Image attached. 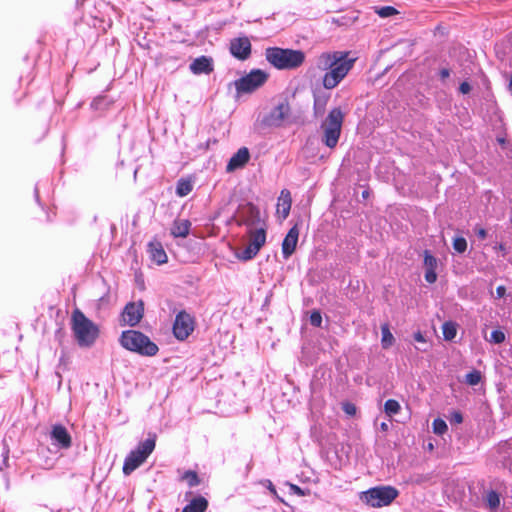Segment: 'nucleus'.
Returning <instances> with one entry per match:
<instances>
[{
  "instance_id": "1",
  "label": "nucleus",
  "mask_w": 512,
  "mask_h": 512,
  "mask_svg": "<svg viewBox=\"0 0 512 512\" xmlns=\"http://www.w3.org/2000/svg\"><path fill=\"white\" fill-rule=\"evenodd\" d=\"M348 51H325L315 58V69L324 72L321 83L326 90L336 88L354 67Z\"/></svg>"
},
{
  "instance_id": "2",
  "label": "nucleus",
  "mask_w": 512,
  "mask_h": 512,
  "mask_svg": "<svg viewBox=\"0 0 512 512\" xmlns=\"http://www.w3.org/2000/svg\"><path fill=\"white\" fill-rule=\"evenodd\" d=\"M265 59L278 70H295L303 65L306 55L302 50L268 47L265 49Z\"/></svg>"
},
{
  "instance_id": "3",
  "label": "nucleus",
  "mask_w": 512,
  "mask_h": 512,
  "mask_svg": "<svg viewBox=\"0 0 512 512\" xmlns=\"http://www.w3.org/2000/svg\"><path fill=\"white\" fill-rule=\"evenodd\" d=\"M71 330L80 347H91L99 336L98 326L79 309L72 312Z\"/></svg>"
},
{
  "instance_id": "4",
  "label": "nucleus",
  "mask_w": 512,
  "mask_h": 512,
  "mask_svg": "<svg viewBox=\"0 0 512 512\" xmlns=\"http://www.w3.org/2000/svg\"><path fill=\"white\" fill-rule=\"evenodd\" d=\"M119 342L126 350L143 356H155L159 350L158 346L148 336L136 330L123 331Z\"/></svg>"
},
{
  "instance_id": "5",
  "label": "nucleus",
  "mask_w": 512,
  "mask_h": 512,
  "mask_svg": "<svg viewBox=\"0 0 512 512\" xmlns=\"http://www.w3.org/2000/svg\"><path fill=\"white\" fill-rule=\"evenodd\" d=\"M344 120V114L339 107L333 108L329 111L325 120L321 123L320 129L322 131V142L328 148H335L338 144L342 124Z\"/></svg>"
},
{
  "instance_id": "6",
  "label": "nucleus",
  "mask_w": 512,
  "mask_h": 512,
  "mask_svg": "<svg viewBox=\"0 0 512 512\" xmlns=\"http://www.w3.org/2000/svg\"><path fill=\"white\" fill-rule=\"evenodd\" d=\"M399 495L398 490L392 486H376L360 493V500L374 508L391 504Z\"/></svg>"
},
{
  "instance_id": "7",
  "label": "nucleus",
  "mask_w": 512,
  "mask_h": 512,
  "mask_svg": "<svg viewBox=\"0 0 512 512\" xmlns=\"http://www.w3.org/2000/svg\"><path fill=\"white\" fill-rule=\"evenodd\" d=\"M154 449L155 439L153 438H148L139 443V445L126 456L123 464V473L130 475L146 461Z\"/></svg>"
},
{
  "instance_id": "8",
  "label": "nucleus",
  "mask_w": 512,
  "mask_h": 512,
  "mask_svg": "<svg viewBox=\"0 0 512 512\" xmlns=\"http://www.w3.org/2000/svg\"><path fill=\"white\" fill-rule=\"evenodd\" d=\"M268 76V73L261 69H253L235 82L236 90L241 93H251L264 85Z\"/></svg>"
},
{
  "instance_id": "9",
  "label": "nucleus",
  "mask_w": 512,
  "mask_h": 512,
  "mask_svg": "<svg viewBox=\"0 0 512 512\" xmlns=\"http://www.w3.org/2000/svg\"><path fill=\"white\" fill-rule=\"evenodd\" d=\"M195 329L194 317L186 311H180L173 323V334L177 340H186Z\"/></svg>"
},
{
  "instance_id": "10",
  "label": "nucleus",
  "mask_w": 512,
  "mask_h": 512,
  "mask_svg": "<svg viewBox=\"0 0 512 512\" xmlns=\"http://www.w3.org/2000/svg\"><path fill=\"white\" fill-rule=\"evenodd\" d=\"M229 52L237 60H247L252 53L250 39L247 36H240L231 39L229 43Z\"/></svg>"
},
{
  "instance_id": "11",
  "label": "nucleus",
  "mask_w": 512,
  "mask_h": 512,
  "mask_svg": "<svg viewBox=\"0 0 512 512\" xmlns=\"http://www.w3.org/2000/svg\"><path fill=\"white\" fill-rule=\"evenodd\" d=\"M143 313L144 307L141 301H139L138 303L130 302L125 306L122 312L123 322L130 326H135L142 319Z\"/></svg>"
},
{
  "instance_id": "12",
  "label": "nucleus",
  "mask_w": 512,
  "mask_h": 512,
  "mask_svg": "<svg viewBox=\"0 0 512 512\" xmlns=\"http://www.w3.org/2000/svg\"><path fill=\"white\" fill-rule=\"evenodd\" d=\"M50 435L54 445L63 449H67L71 446V436L63 425H54Z\"/></svg>"
},
{
  "instance_id": "13",
  "label": "nucleus",
  "mask_w": 512,
  "mask_h": 512,
  "mask_svg": "<svg viewBox=\"0 0 512 512\" xmlns=\"http://www.w3.org/2000/svg\"><path fill=\"white\" fill-rule=\"evenodd\" d=\"M299 238V229L294 225L285 236L282 242V255L284 259H288L295 251Z\"/></svg>"
},
{
  "instance_id": "14",
  "label": "nucleus",
  "mask_w": 512,
  "mask_h": 512,
  "mask_svg": "<svg viewBox=\"0 0 512 512\" xmlns=\"http://www.w3.org/2000/svg\"><path fill=\"white\" fill-rule=\"evenodd\" d=\"M249 159H250V152H249L248 148L241 147L229 159L227 166H226V171L230 173L237 169L243 168L248 163Z\"/></svg>"
},
{
  "instance_id": "15",
  "label": "nucleus",
  "mask_w": 512,
  "mask_h": 512,
  "mask_svg": "<svg viewBox=\"0 0 512 512\" xmlns=\"http://www.w3.org/2000/svg\"><path fill=\"white\" fill-rule=\"evenodd\" d=\"M423 265L425 268L424 278L429 284H433L437 280L436 269L438 266V260L434 257L430 251H424V261Z\"/></svg>"
},
{
  "instance_id": "16",
  "label": "nucleus",
  "mask_w": 512,
  "mask_h": 512,
  "mask_svg": "<svg viewBox=\"0 0 512 512\" xmlns=\"http://www.w3.org/2000/svg\"><path fill=\"white\" fill-rule=\"evenodd\" d=\"M189 68L195 75L210 74L213 71V59L204 55L197 57L191 62Z\"/></svg>"
},
{
  "instance_id": "17",
  "label": "nucleus",
  "mask_w": 512,
  "mask_h": 512,
  "mask_svg": "<svg viewBox=\"0 0 512 512\" xmlns=\"http://www.w3.org/2000/svg\"><path fill=\"white\" fill-rule=\"evenodd\" d=\"M288 113L289 106L287 104L281 103L271 110L266 119V122L270 126H280L288 116Z\"/></svg>"
},
{
  "instance_id": "18",
  "label": "nucleus",
  "mask_w": 512,
  "mask_h": 512,
  "mask_svg": "<svg viewBox=\"0 0 512 512\" xmlns=\"http://www.w3.org/2000/svg\"><path fill=\"white\" fill-rule=\"evenodd\" d=\"M292 205L291 193L287 189L280 192L277 202V214L284 220L288 217Z\"/></svg>"
},
{
  "instance_id": "19",
  "label": "nucleus",
  "mask_w": 512,
  "mask_h": 512,
  "mask_svg": "<svg viewBox=\"0 0 512 512\" xmlns=\"http://www.w3.org/2000/svg\"><path fill=\"white\" fill-rule=\"evenodd\" d=\"M191 222L187 219L174 220L171 227V235L175 238H185L189 235Z\"/></svg>"
},
{
  "instance_id": "20",
  "label": "nucleus",
  "mask_w": 512,
  "mask_h": 512,
  "mask_svg": "<svg viewBox=\"0 0 512 512\" xmlns=\"http://www.w3.org/2000/svg\"><path fill=\"white\" fill-rule=\"evenodd\" d=\"M149 253L153 261L157 264L161 265L167 262V254L163 249L161 243L159 242H150L149 245Z\"/></svg>"
},
{
  "instance_id": "21",
  "label": "nucleus",
  "mask_w": 512,
  "mask_h": 512,
  "mask_svg": "<svg viewBox=\"0 0 512 512\" xmlns=\"http://www.w3.org/2000/svg\"><path fill=\"white\" fill-rule=\"evenodd\" d=\"M330 96L325 93H314L313 95V111L314 115L321 116L325 112L326 105Z\"/></svg>"
},
{
  "instance_id": "22",
  "label": "nucleus",
  "mask_w": 512,
  "mask_h": 512,
  "mask_svg": "<svg viewBox=\"0 0 512 512\" xmlns=\"http://www.w3.org/2000/svg\"><path fill=\"white\" fill-rule=\"evenodd\" d=\"M208 501L203 496L193 498L182 510V512H205Z\"/></svg>"
},
{
  "instance_id": "23",
  "label": "nucleus",
  "mask_w": 512,
  "mask_h": 512,
  "mask_svg": "<svg viewBox=\"0 0 512 512\" xmlns=\"http://www.w3.org/2000/svg\"><path fill=\"white\" fill-rule=\"evenodd\" d=\"M266 242V232L263 228L257 229L250 234V245L256 250L260 251L261 247Z\"/></svg>"
},
{
  "instance_id": "24",
  "label": "nucleus",
  "mask_w": 512,
  "mask_h": 512,
  "mask_svg": "<svg viewBox=\"0 0 512 512\" xmlns=\"http://www.w3.org/2000/svg\"><path fill=\"white\" fill-rule=\"evenodd\" d=\"M193 190V182L190 179L181 178L176 184V194L179 197L187 196Z\"/></svg>"
},
{
  "instance_id": "25",
  "label": "nucleus",
  "mask_w": 512,
  "mask_h": 512,
  "mask_svg": "<svg viewBox=\"0 0 512 512\" xmlns=\"http://www.w3.org/2000/svg\"><path fill=\"white\" fill-rule=\"evenodd\" d=\"M486 503L490 512H498L500 506V496L496 491H489L486 495Z\"/></svg>"
},
{
  "instance_id": "26",
  "label": "nucleus",
  "mask_w": 512,
  "mask_h": 512,
  "mask_svg": "<svg viewBox=\"0 0 512 512\" xmlns=\"http://www.w3.org/2000/svg\"><path fill=\"white\" fill-rule=\"evenodd\" d=\"M381 334H382V338H381L382 347L384 349H387L390 346H392L395 339H394V336H393V334L391 333V331L389 329L388 324H383L381 326Z\"/></svg>"
},
{
  "instance_id": "27",
  "label": "nucleus",
  "mask_w": 512,
  "mask_h": 512,
  "mask_svg": "<svg viewBox=\"0 0 512 512\" xmlns=\"http://www.w3.org/2000/svg\"><path fill=\"white\" fill-rule=\"evenodd\" d=\"M443 337L447 341H451L456 337L457 325L452 321H447L442 325Z\"/></svg>"
},
{
  "instance_id": "28",
  "label": "nucleus",
  "mask_w": 512,
  "mask_h": 512,
  "mask_svg": "<svg viewBox=\"0 0 512 512\" xmlns=\"http://www.w3.org/2000/svg\"><path fill=\"white\" fill-rule=\"evenodd\" d=\"M400 409L399 402L394 399H389L384 404L385 413L389 416L398 414Z\"/></svg>"
},
{
  "instance_id": "29",
  "label": "nucleus",
  "mask_w": 512,
  "mask_h": 512,
  "mask_svg": "<svg viewBox=\"0 0 512 512\" xmlns=\"http://www.w3.org/2000/svg\"><path fill=\"white\" fill-rule=\"evenodd\" d=\"M181 479L186 481L189 487H195L200 483L197 473L192 470L185 471Z\"/></svg>"
},
{
  "instance_id": "30",
  "label": "nucleus",
  "mask_w": 512,
  "mask_h": 512,
  "mask_svg": "<svg viewBox=\"0 0 512 512\" xmlns=\"http://www.w3.org/2000/svg\"><path fill=\"white\" fill-rule=\"evenodd\" d=\"M258 252V250L249 244L243 251L237 254V258L242 261H248L253 259L258 254Z\"/></svg>"
},
{
  "instance_id": "31",
  "label": "nucleus",
  "mask_w": 512,
  "mask_h": 512,
  "mask_svg": "<svg viewBox=\"0 0 512 512\" xmlns=\"http://www.w3.org/2000/svg\"><path fill=\"white\" fill-rule=\"evenodd\" d=\"M481 378H482V376H481L480 371L473 370V371L469 372L468 374H466L465 381L467 384H469L471 386H476L480 383Z\"/></svg>"
},
{
  "instance_id": "32",
  "label": "nucleus",
  "mask_w": 512,
  "mask_h": 512,
  "mask_svg": "<svg viewBox=\"0 0 512 512\" xmlns=\"http://www.w3.org/2000/svg\"><path fill=\"white\" fill-rule=\"evenodd\" d=\"M432 427L433 432L437 435H443L448 429L446 422L441 418H436L432 423Z\"/></svg>"
},
{
  "instance_id": "33",
  "label": "nucleus",
  "mask_w": 512,
  "mask_h": 512,
  "mask_svg": "<svg viewBox=\"0 0 512 512\" xmlns=\"http://www.w3.org/2000/svg\"><path fill=\"white\" fill-rule=\"evenodd\" d=\"M376 13L382 18H387L397 14L398 11L393 6H383L377 8Z\"/></svg>"
},
{
  "instance_id": "34",
  "label": "nucleus",
  "mask_w": 512,
  "mask_h": 512,
  "mask_svg": "<svg viewBox=\"0 0 512 512\" xmlns=\"http://www.w3.org/2000/svg\"><path fill=\"white\" fill-rule=\"evenodd\" d=\"M453 248L458 253H464L467 249V241L464 237H456L453 240Z\"/></svg>"
},
{
  "instance_id": "35",
  "label": "nucleus",
  "mask_w": 512,
  "mask_h": 512,
  "mask_svg": "<svg viewBox=\"0 0 512 512\" xmlns=\"http://www.w3.org/2000/svg\"><path fill=\"white\" fill-rule=\"evenodd\" d=\"M489 341L495 344H501L505 341V334L501 330H493L490 334Z\"/></svg>"
},
{
  "instance_id": "36",
  "label": "nucleus",
  "mask_w": 512,
  "mask_h": 512,
  "mask_svg": "<svg viewBox=\"0 0 512 512\" xmlns=\"http://www.w3.org/2000/svg\"><path fill=\"white\" fill-rule=\"evenodd\" d=\"M310 323L315 327H320L322 324V316L318 311H314L310 315Z\"/></svg>"
},
{
  "instance_id": "37",
  "label": "nucleus",
  "mask_w": 512,
  "mask_h": 512,
  "mask_svg": "<svg viewBox=\"0 0 512 512\" xmlns=\"http://www.w3.org/2000/svg\"><path fill=\"white\" fill-rule=\"evenodd\" d=\"M462 421H463V416H462V414L460 412L454 411L451 414V417H450V422L451 423L460 424V423H462Z\"/></svg>"
},
{
  "instance_id": "38",
  "label": "nucleus",
  "mask_w": 512,
  "mask_h": 512,
  "mask_svg": "<svg viewBox=\"0 0 512 512\" xmlns=\"http://www.w3.org/2000/svg\"><path fill=\"white\" fill-rule=\"evenodd\" d=\"M470 90H471V86L468 82H462L459 86V91L462 94H467L470 92Z\"/></svg>"
},
{
  "instance_id": "39",
  "label": "nucleus",
  "mask_w": 512,
  "mask_h": 512,
  "mask_svg": "<svg viewBox=\"0 0 512 512\" xmlns=\"http://www.w3.org/2000/svg\"><path fill=\"white\" fill-rule=\"evenodd\" d=\"M344 411L349 415H354L356 412V408L354 405L347 403L344 405Z\"/></svg>"
},
{
  "instance_id": "40",
  "label": "nucleus",
  "mask_w": 512,
  "mask_h": 512,
  "mask_svg": "<svg viewBox=\"0 0 512 512\" xmlns=\"http://www.w3.org/2000/svg\"><path fill=\"white\" fill-rule=\"evenodd\" d=\"M506 294V288L502 285L496 288V298H502Z\"/></svg>"
},
{
  "instance_id": "41",
  "label": "nucleus",
  "mask_w": 512,
  "mask_h": 512,
  "mask_svg": "<svg viewBox=\"0 0 512 512\" xmlns=\"http://www.w3.org/2000/svg\"><path fill=\"white\" fill-rule=\"evenodd\" d=\"M413 337H414V340L416 342H419V343H425L426 342V338L424 337V335L420 331L414 333Z\"/></svg>"
},
{
  "instance_id": "42",
  "label": "nucleus",
  "mask_w": 512,
  "mask_h": 512,
  "mask_svg": "<svg viewBox=\"0 0 512 512\" xmlns=\"http://www.w3.org/2000/svg\"><path fill=\"white\" fill-rule=\"evenodd\" d=\"M266 483H267V488L269 489V491L277 497V491L274 487V485L272 484V482L270 480H266Z\"/></svg>"
},
{
  "instance_id": "43",
  "label": "nucleus",
  "mask_w": 512,
  "mask_h": 512,
  "mask_svg": "<svg viewBox=\"0 0 512 512\" xmlns=\"http://www.w3.org/2000/svg\"><path fill=\"white\" fill-rule=\"evenodd\" d=\"M450 76V71L447 68H443L440 70V77L441 79H446Z\"/></svg>"
},
{
  "instance_id": "44",
  "label": "nucleus",
  "mask_w": 512,
  "mask_h": 512,
  "mask_svg": "<svg viewBox=\"0 0 512 512\" xmlns=\"http://www.w3.org/2000/svg\"><path fill=\"white\" fill-rule=\"evenodd\" d=\"M477 235L480 239H484L487 235L486 230L483 228H480L477 232Z\"/></svg>"
},
{
  "instance_id": "45",
  "label": "nucleus",
  "mask_w": 512,
  "mask_h": 512,
  "mask_svg": "<svg viewBox=\"0 0 512 512\" xmlns=\"http://www.w3.org/2000/svg\"><path fill=\"white\" fill-rule=\"evenodd\" d=\"M291 488L295 491V493H297L298 495H304L303 491L301 490V488H299L298 486L296 485H291Z\"/></svg>"
},
{
  "instance_id": "46",
  "label": "nucleus",
  "mask_w": 512,
  "mask_h": 512,
  "mask_svg": "<svg viewBox=\"0 0 512 512\" xmlns=\"http://www.w3.org/2000/svg\"><path fill=\"white\" fill-rule=\"evenodd\" d=\"M34 194H35L36 200L39 202V191H38V187L37 186L34 189Z\"/></svg>"
},
{
  "instance_id": "47",
  "label": "nucleus",
  "mask_w": 512,
  "mask_h": 512,
  "mask_svg": "<svg viewBox=\"0 0 512 512\" xmlns=\"http://www.w3.org/2000/svg\"><path fill=\"white\" fill-rule=\"evenodd\" d=\"M381 428L385 430L387 428V425L385 423H382Z\"/></svg>"
},
{
  "instance_id": "48",
  "label": "nucleus",
  "mask_w": 512,
  "mask_h": 512,
  "mask_svg": "<svg viewBox=\"0 0 512 512\" xmlns=\"http://www.w3.org/2000/svg\"><path fill=\"white\" fill-rule=\"evenodd\" d=\"M499 249H501V250L504 249L502 244L499 245Z\"/></svg>"
}]
</instances>
